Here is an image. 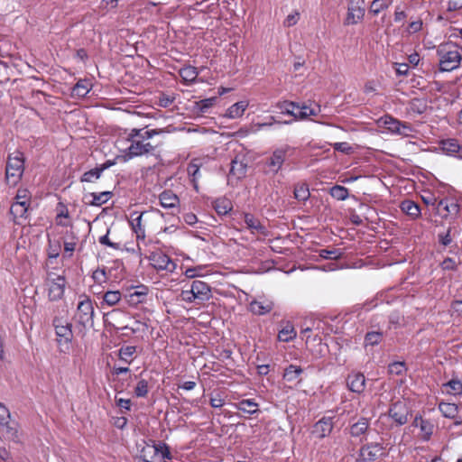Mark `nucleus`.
I'll return each instance as SVG.
<instances>
[{"label": "nucleus", "instance_id": "1", "mask_svg": "<svg viewBox=\"0 0 462 462\" xmlns=\"http://www.w3.org/2000/svg\"><path fill=\"white\" fill-rule=\"evenodd\" d=\"M157 130H137L132 129L125 133V136L117 140L116 145L120 150V153L116 156L118 162H125L135 156H140L152 148L147 142L153 135L158 134Z\"/></svg>", "mask_w": 462, "mask_h": 462}, {"label": "nucleus", "instance_id": "2", "mask_svg": "<svg viewBox=\"0 0 462 462\" xmlns=\"http://www.w3.org/2000/svg\"><path fill=\"white\" fill-rule=\"evenodd\" d=\"M24 171V158L21 152H14L7 161L5 179L10 186H16Z\"/></svg>", "mask_w": 462, "mask_h": 462}, {"label": "nucleus", "instance_id": "3", "mask_svg": "<svg viewBox=\"0 0 462 462\" xmlns=\"http://www.w3.org/2000/svg\"><path fill=\"white\" fill-rule=\"evenodd\" d=\"M210 297L211 290L209 286L201 281H194L189 290H183L180 293L181 300L188 303L206 301Z\"/></svg>", "mask_w": 462, "mask_h": 462}, {"label": "nucleus", "instance_id": "4", "mask_svg": "<svg viewBox=\"0 0 462 462\" xmlns=\"http://www.w3.org/2000/svg\"><path fill=\"white\" fill-rule=\"evenodd\" d=\"M439 67L443 71H451L457 69L460 63V54L457 47L453 44H446L439 50Z\"/></svg>", "mask_w": 462, "mask_h": 462}, {"label": "nucleus", "instance_id": "5", "mask_svg": "<svg viewBox=\"0 0 462 462\" xmlns=\"http://www.w3.org/2000/svg\"><path fill=\"white\" fill-rule=\"evenodd\" d=\"M140 456L145 462H165L171 458L167 446L162 443L145 444L141 449Z\"/></svg>", "mask_w": 462, "mask_h": 462}, {"label": "nucleus", "instance_id": "6", "mask_svg": "<svg viewBox=\"0 0 462 462\" xmlns=\"http://www.w3.org/2000/svg\"><path fill=\"white\" fill-rule=\"evenodd\" d=\"M94 307L91 300L83 296L78 303L75 314L76 322L84 328H90L94 325Z\"/></svg>", "mask_w": 462, "mask_h": 462}, {"label": "nucleus", "instance_id": "7", "mask_svg": "<svg viewBox=\"0 0 462 462\" xmlns=\"http://www.w3.org/2000/svg\"><path fill=\"white\" fill-rule=\"evenodd\" d=\"M31 204V193L27 189L17 190L15 200L11 206V214L16 222L27 217L28 208Z\"/></svg>", "mask_w": 462, "mask_h": 462}, {"label": "nucleus", "instance_id": "8", "mask_svg": "<svg viewBox=\"0 0 462 462\" xmlns=\"http://www.w3.org/2000/svg\"><path fill=\"white\" fill-rule=\"evenodd\" d=\"M66 280L61 274L49 273L46 279V291L51 300H60L65 291Z\"/></svg>", "mask_w": 462, "mask_h": 462}, {"label": "nucleus", "instance_id": "9", "mask_svg": "<svg viewBox=\"0 0 462 462\" xmlns=\"http://www.w3.org/2000/svg\"><path fill=\"white\" fill-rule=\"evenodd\" d=\"M282 109L283 113L291 115L296 119H307L319 115L320 112V107L318 105L310 106L306 105L300 106L295 103H284Z\"/></svg>", "mask_w": 462, "mask_h": 462}, {"label": "nucleus", "instance_id": "10", "mask_svg": "<svg viewBox=\"0 0 462 462\" xmlns=\"http://www.w3.org/2000/svg\"><path fill=\"white\" fill-rule=\"evenodd\" d=\"M378 127L389 131L391 133H396L403 135H409L411 128L407 125H402L398 120L391 116H383L377 121Z\"/></svg>", "mask_w": 462, "mask_h": 462}, {"label": "nucleus", "instance_id": "11", "mask_svg": "<svg viewBox=\"0 0 462 462\" xmlns=\"http://www.w3.org/2000/svg\"><path fill=\"white\" fill-rule=\"evenodd\" d=\"M0 432L5 438H13L16 433V423L12 420L8 409L0 403Z\"/></svg>", "mask_w": 462, "mask_h": 462}, {"label": "nucleus", "instance_id": "12", "mask_svg": "<svg viewBox=\"0 0 462 462\" xmlns=\"http://www.w3.org/2000/svg\"><path fill=\"white\" fill-rule=\"evenodd\" d=\"M410 414V408L405 400L398 401L393 403L389 411V416L399 425L407 422Z\"/></svg>", "mask_w": 462, "mask_h": 462}, {"label": "nucleus", "instance_id": "13", "mask_svg": "<svg viewBox=\"0 0 462 462\" xmlns=\"http://www.w3.org/2000/svg\"><path fill=\"white\" fill-rule=\"evenodd\" d=\"M364 15V0H350L346 23L347 24H356L363 19Z\"/></svg>", "mask_w": 462, "mask_h": 462}, {"label": "nucleus", "instance_id": "14", "mask_svg": "<svg viewBox=\"0 0 462 462\" xmlns=\"http://www.w3.org/2000/svg\"><path fill=\"white\" fill-rule=\"evenodd\" d=\"M332 429V417H323L314 424L311 434L315 438L323 439L330 434Z\"/></svg>", "mask_w": 462, "mask_h": 462}, {"label": "nucleus", "instance_id": "15", "mask_svg": "<svg viewBox=\"0 0 462 462\" xmlns=\"http://www.w3.org/2000/svg\"><path fill=\"white\" fill-rule=\"evenodd\" d=\"M151 264L157 270L173 271L175 264L162 252L152 253L150 256Z\"/></svg>", "mask_w": 462, "mask_h": 462}, {"label": "nucleus", "instance_id": "16", "mask_svg": "<svg viewBox=\"0 0 462 462\" xmlns=\"http://www.w3.org/2000/svg\"><path fill=\"white\" fill-rule=\"evenodd\" d=\"M383 455V448L379 444L364 446L359 452V459L364 462H371Z\"/></svg>", "mask_w": 462, "mask_h": 462}, {"label": "nucleus", "instance_id": "17", "mask_svg": "<svg viewBox=\"0 0 462 462\" xmlns=\"http://www.w3.org/2000/svg\"><path fill=\"white\" fill-rule=\"evenodd\" d=\"M461 149L462 147L460 143L454 138L440 140L439 142V146L435 148L436 151L441 152L448 156H456Z\"/></svg>", "mask_w": 462, "mask_h": 462}, {"label": "nucleus", "instance_id": "18", "mask_svg": "<svg viewBox=\"0 0 462 462\" xmlns=\"http://www.w3.org/2000/svg\"><path fill=\"white\" fill-rule=\"evenodd\" d=\"M246 170L247 164L244 161L235 158L232 161L228 181L233 182L234 180H239L245 178L246 175Z\"/></svg>", "mask_w": 462, "mask_h": 462}, {"label": "nucleus", "instance_id": "19", "mask_svg": "<svg viewBox=\"0 0 462 462\" xmlns=\"http://www.w3.org/2000/svg\"><path fill=\"white\" fill-rule=\"evenodd\" d=\"M249 106V100L244 99L231 105L225 112V116L228 119H238L243 116Z\"/></svg>", "mask_w": 462, "mask_h": 462}, {"label": "nucleus", "instance_id": "20", "mask_svg": "<svg viewBox=\"0 0 462 462\" xmlns=\"http://www.w3.org/2000/svg\"><path fill=\"white\" fill-rule=\"evenodd\" d=\"M56 335L60 343L68 344L72 338V330L68 322L57 320L55 323Z\"/></svg>", "mask_w": 462, "mask_h": 462}, {"label": "nucleus", "instance_id": "21", "mask_svg": "<svg viewBox=\"0 0 462 462\" xmlns=\"http://www.w3.org/2000/svg\"><path fill=\"white\" fill-rule=\"evenodd\" d=\"M458 205L454 201L440 200L436 206L437 214L443 217L458 213Z\"/></svg>", "mask_w": 462, "mask_h": 462}, {"label": "nucleus", "instance_id": "22", "mask_svg": "<svg viewBox=\"0 0 462 462\" xmlns=\"http://www.w3.org/2000/svg\"><path fill=\"white\" fill-rule=\"evenodd\" d=\"M147 294L148 289L145 286H139L134 291H129L125 298L130 305H137L143 302Z\"/></svg>", "mask_w": 462, "mask_h": 462}, {"label": "nucleus", "instance_id": "23", "mask_svg": "<svg viewBox=\"0 0 462 462\" xmlns=\"http://www.w3.org/2000/svg\"><path fill=\"white\" fill-rule=\"evenodd\" d=\"M286 156V150L285 149H277L275 150L272 156L269 159L268 166L270 168V171L273 173H277L279 170L282 168V163L284 162Z\"/></svg>", "mask_w": 462, "mask_h": 462}, {"label": "nucleus", "instance_id": "24", "mask_svg": "<svg viewBox=\"0 0 462 462\" xmlns=\"http://www.w3.org/2000/svg\"><path fill=\"white\" fill-rule=\"evenodd\" d=\"M365 376L361 374H350L347 378V386L354 393H362L365 389Z\"/></svg>", "mask_w": 462, "mask_h": 462}, {"label": "nucleus", "instance_id": "25", "mask_svg": "<svg viewBox=\"0 0 462 462\" xmlns=\"http://www.w3.org/2000/svg\"><path fill=\"white\" fill-rule=\"evenodd\" d=\"M160 203L164 208H172L179 205L180 199L176 194L171 190H165L160 194Z\"/></svg>", "mask_w": 462, "mask_h": 462}, {"label": "nucleus", "instance_id": "26", "mask_svg": "<svg viewBox=\"0 0 462 462\" xmlns=\"http://www.w3.org/2000/svg\"><path fill=\"white\" fill-rule=\"evenodd\" d=\"M79 238L71 231L63 237L64 257H70L75 251Z\"/></svg>", "mask_w": 462, "mask_h": 462}, {"label": "nucleus", "instance_id": "27", "mask_svg": "<svg viewBox=\"0 0 462 462\" xmlns=\"http://www.w3.org/2000/svg\"><path fill=\"white\" fill-rule=\"evenodd\" d=\"M296 330L291 323H285L278 332V339L282 342H289L296 337Z\"/></svg>", "mask_w": 462, "mask_h": 462}, {"label": "nucleus", "instance_id": "28", "mask_svg": "<svg viewBox=\"0 0 462 462\" xmlns=\"http://www.w3.org/2000/svg\"><path fill=\"white\" fill-rule=\"evenodd\" d=\"M413 423L416 427L420 428L421 438L429 439L433 432V424L428 420H422L421 418H416Z\"/></svg>", "mask_w": 462, "mask_h": 462}, {"label": "nucleus", "instance_id": "29", "mask_svg": "<svg viewBox=\"0 0 462 462\" xmlns=\"http://www.w3.org/2000/svg\"><path fill=\"white\" fill-rule=\"evenodd\" d=\"M273 308L270 301L254 300L250 303V310L256 315H263L268 313Z\"/></svg>", "mask_w": 462, "mask_h": 462}, {"label": "nucleus", "instance_id": "30", "mask_svg": "<svg viewBox=\"0 0 462 462\" xmlns=\"http://www.w3.org/2000/svg\"><path fill=\"white\" fill-rule=\"evenodd\" d=\"M60 249L61 246L60 239L54 236H49L48 255L50 263H51L52 259H56L60 255Z\"/></svg>", "mask_w": 462, "mask_h": 462}, {"label": "nucleus", "instance_id": "31", "mask_svg": "<svg viewBox=\"0 0 462 462\" xmlns=\"http://www.w3.org/2000/svg\"><path fill=\"white\" fill-rule=\"evenodd\" d=\"M91 87L90 81L86 79L79 80L73 88L72 94L75 97H83L89 92Z\"/></svg>", "mask_w": 462, "mask_h": 462}, {"label": "nucleus", "instance_id": "32", "mask_svg": "<svg viewBox=\"0 0 462 462\" xmlns=\"http://www.w3.org/2000/svg\"><path fill=\"white\" fill-rule=\"evenodd\" d=\"M217 214L226 215L232 209V202L226 198L217 199L214 203Z\"/></svg>", "mask_w": 462, "mask_h": 462}, {"label": "nucleus", "instance_id": "33", "mask_svg": "<svg viewBox=\"0 0 462 462\" xmlns=\"http://www.w3.org/2000/svg\"><path fill=\"white\" fill-rule=\"evenodd\" d=\"M402 210L411 217H418L420 210L417 204L411 200H406L402 203Z\"/></svg>", "mask_w": 462, "mask_h": 462}, {"label": "nucleus", "instance_id": "34", "mask_svg": "<svg viewBox=\"0 0 462 462\" xmlns=\"http://www.w3.org/2000/svg\"><path fill=\"white\" fill-rule=\"evenodd\" d=\"M122 299V294L119 291H109L104 294V303L109 307L116 305Z\"/></svg>", "mask_w": 462, "mask_h": 462}, {"label": "nucleus", "instance_id": "35", "mask_svg": "<svg viewBox=\"0 0 462 462\" xmlns=\"http://www.w3.org/2000/svg\"><path fill=\"white\" fill-rule=\"evenodd\" d=\"M217 101V97H210L196 102L194 105V111L196 113H204L209 107L213 106Z\"/></svg>", "mask_w": 462, "mask_h": 462}, {"label": "nucleus", "instance_id": "36", "mask_svg": "<svg viewBox=\"0 0 462 462\" xmlns=\"http://www.w3.org/2000/svg\"><path fill=\"white\" fill-rule=\"evenodd\" d=\"M443 391L448 394H459L462 393V383L457 380H451L443 384Z\"/></svg>", "mask_w": 462, "mask_h": 462}, {"label": "nucleus", "instance_id": "37", "mask_svg": "<svg viewBox=\"0 0 462 462\" xmlns=\"http://www.w3.org/2000/svg\"><path fill=\"white\" fill-rule=\"evenodd\" d=\"M197 69L191 66L185 67L180 70V75L186 82H193L198 77Z\"/></svg>", "mask_w": 462, "mask_h": 462}, {"label": "nucleus", "instance_id": "38", "mask_svg": "<svg viewBox=\"0 0 462 462\" xmlns=\"http://www.w3.org/2000/svg\"><path fill=\"white\" fill-rule=\"evenodd\" d=\"M368 428V421L366 419H361L351 427V435L355 437L364 434Z\"/></svg>", "mask_w": 462, "mask_h": 462}, {"label": "nucleus", "instance_id": "39", "mask_svg": "<svg viewBox=\"0 0 462 462\" xmlns=\"http://www.w3.org/2000/svg\"><path fill=\"white\" fill-rule=\"evenodd\" d=\"M257 407L258 404L251 400H243L236 405L238 410L250 414L256 412Z\"/></svg>", "mask_w": 462, "mask_h": 462}, {"label": "nucleus", "instance_id": "40", "mask_svg": "<svg viewBox=\"0 0 462 462\" xmlns=\"http://www.w3.org/2000/svg\"><path fill=\"white\" fill-rule=\"evenodd\" d=\"M439 410L447 418H454L457 413V407L454 403L442 402L439 404Z\"/></svg>", "mask_w": 462, "mask_h": 462}, {"label": "nucleus", "instance_id": "41", "mask_svg": "<svg viewBox=\"0 0 462 462\" xmlns=\"http://www.w3.org/2000/svg\"><path fill=\"white\" fill-rule=\"evenodd\" d=\"M310 197L309 188L305 184L297 185L294 189V198L300 201H305Z\"/></svg>", "mask_w": 462, "mask_h": 462}, {"label": "nucleus", "instance_id": "42", "mask_svg": "<svg viewBox=\"0 0 462 462\" xmlns=\"http://www.w3.org/2000/svg\"><path fill=\"white\" fill-rule=\"evenodd\" d=\"M205 266L198 265L196 267L187 268L184 274L187 278L192 279L196 277H202L205 275Z\"/></svg>", "mask_w": 462, "mask_h": 462}, {"label": "nucleus", "instance_id": "43", "mask_svg": "<svg viewBox=\"0 0 462 462\" xmlns=\"http://www.w3.org/2000/svg\"><path fill=\"white\" fill-rule=\"evenodd\" d=\"M330 195L338 200H344L347 198L348 191L342 186H335L330 189Z\"/></svg>", "mask_w": 462, "mask_h": 462}, {"label": "nucleus", "instance_id": "44", "mask_svg": "<svg viewBox=\"0 0 462 462\" xmlns=\"http://www.w3.org/2000/svg\"><path fill=\"white\" fill-rule=\"evenodd\" d=\"M131 226L138 237H144V230L142 226V214L131 221Z\"/></svg>", "mask_w": 462, "mask_h": 462}, {"label": "nucleus", "instance_id": "45", "mask_svg": "<svg viewBox=\"0 0 462 462\" xmlns=\"http://www.w3.org/2000/svg\"><path fill=\"white\" fill-rule=\"evenodd\" d=\"M301 373V369L295 366V365H290L286 370H285V373H284V378L287 380V381H294L296 380L299 375Z\"/></svg>", "mask_w": 462, "mask_h": 462}, {"label": "nucleus", "instance_id": "46", "mask_svg": "<svg viewBox=\"0 0 462 462\" xmlns=\"http://www.w3.org/2000/svg\"><path fill=\"white\" fill-rule=\"evenodd\" d=\"M101 171L102 170L100 169L90 170L83 174L81 180L85 182H93L100 177Z\"/></svg>", "mask_w": 462, "mask_h": 462}, {"label": "nucleus", "instance_id": "47", "mask_svg": "<svg viewBox=\"0 0 462 462\" xmlns=\"http://www.w3.org/2000/svg\"><path fill=\"white\" fill-rule=\"evenodd\" d=\"M388 6L389 3L386 0H374L370 7V12L374 14H378L382 10Z\"/></svg>", "mask_w": 462, "mask_h": 462}, {"label": "nucleus", "instance_id": "48", "mask_svg": "<svg viewBox=\"0 0 462 462\" xmlns=\"http://www.w3.org/2000/svg\"><path fill=\"white\" fill-rule=\"evenodd\" d=\"M136 348L133 346H127L122 347L119 351L120 359L125 362H129L132 356L134 354Z\"/></svg>", "mask_w": 462, "mask_h": 462}, {"label": "nucleus", "instance_id": "49", "mask_svg": "<svg viewBox=\"0 0 462 462\" xmlns=\"http://www.w3.org/2000/svg\"><path fill=\"white\" fill-rule=\"evenodd\" d=\"M333 146H334L335 150L339 151L346 154H350L354 152V147L350 143H346V142L336 143L333 144Z\"/></svg>", "mask_w": 462, "mask_h": 462}, {"label": "nucleus", "instance_id": "50", "mask_svg": "<svg viewBox=\"0 0 462 462\" xmlns=\"http://www.w3.org/2000/svg\"><path fill=\"white\" fill-rule=\"evenodd\" d=\"M300 19V13L298 11H292L291 14H289L285 20H284V25L287 27H291L295 25Z\"/></svg>", "mask_w": 462, "mask_h": 462}, {"label": "nucleus", "instance_id": "51", "mask_svg": "<svg viewBox=\"0 0 462 462\" xmlns=\"http://www.w3.org/2000/svg\"><path fill=\"white\" fill-rule=\"evenodd\" d=\"M273 125V122L270 123H255L253 124L248 130H242L241 133H243V135H246L249 133H257L261 131L264 126H270Z\"/></svg>", "mask_w": 462, "mask_h": 462}, {"label": "nucleus", "instance_id": "52", "mask_svg": "<svg viewBox=\"0 0 462 462\" xmlns=\"http://www.w3.org/2000/svg\"><path fill=\"white\" fill-rule=\"evenodd\" d=\"M135 394L138 396V397H143L147 394L148 393V384L147 383L144 381V380H142L140 382H138L136 387H135Z\"/></svg>", "mask_w": 462, "mask_h": 462}, {"label": "nucleus", "instance_id": "53", "mask_svg": "<svg viewBox=\"0 0 462 462\" xmlns=\"http://www.w3.org/2000/svg\"><path fill=\"white\" fill-rule=\"evenodd\" d=\"M405 371V365L402 362H394L390 365L389 372L393 374H401Z\"/></svg>", "mask_w": 462, "mask_h": 462}, {"label": "nucleus", "instance_id": "54", "mask_svg": "<svg viewBox=\"0 0 462 462\" xmlns=\"http://www.w3.org/2000/svg\"><path fill=\"white\" fill-rule=\"evenodd\" d=\"M381 337L382 336L378 332L368 333L365 337V344L371 346L376 345L380 342Z\"/></svg>", "mask_w": 462, "mask_h": 462}, {"label": "nucleus", "instance_id": "55", "mask_svg": "<svg viewBox=\"0 0 462 462\" xmlns=\"http://www.w3.org/2000/svg\"><path fill=\"white\" fill-rule=\"evenodd\" d=\"M422 28V21L420 19H417L415 21H412L409 23L407 27V32L409 33H415L419 31H420Z\"/></svg>", "mask_w": 462, "mask_h": 462}, {"label": "nucleus", "instance_id": "56", "mask_svg": "<svg viewBox=\"0 0 462 462\" xmlns=\"http://www.w3.org/2000/svg\"><path fill=\"white\" fill-rule=\"evenodd\" d=\"M245 221L247 226L251 229L257 230L260 228V224H259L258 220L255 219L253 216L246 215L245 217Z\"/></svg>", "mask_w": 462, "mask_h": 462}, {"label": "nucleus", "instance_id": "57", "mask_svg": "<svg viewBox=\"0 0 462 462\" xmlns=\"http://www.w3.org/2000/svg\"><path fill=\"white\" fill-rule=\"evenodd\" d=\"M320 256L326 259H337L340 256V253L335 250H321Z\"/></svg>", "mask_w": 462, "mask_h": 462}, {"label": "nucleus", "instance_id": "58", "mask_svg": "<svg viewBox=\"0 0 462 462\" xmlns=\"http://www.w3.org/2000/svg\"><path fill=\"white\" fill-rule=\"evenodd\" d=\"M110 199V192H102L97 196L94 197V204L101 205L106 203Z\"/></svg>", "mask_w": 462, "mask_h": 462}, {"label": "nucleus", "instance_id": "59", "mask_svg": "<svg viewBox=\"0 0 462 462\" xmlns=\"http://www.w3.org/2000/svg\"><path fill=\"white\" fill-rule=\"evenodd\" d=\"M224 399L220 395H215L210 398V404L214 408H220L224 405Z\"/></svg>", "mask_w": 462, "mask_h": 462}, {"label": "nucleus", "instance_id": "60", "mask_svg": "<svg viewBox=\"0 0 462 462\" xmlns=\"http://www.w3.org/2000/svg\"><path fill=\"white\" fill-rule=\"evenodd\" d=\"M116 404L121 409H125V410L128 411L131 406V402L129 399L119 398V399H116Z\"/></svg>", "mask_w": 462, "mask_h": 462}, {"label": "nucleus", "instance_id": "61", "mask_svg": "<svg viewBox=\"0 0 462 462\" xmlns=\"http://www.w3.org/2000/svg\"><path fill=\"white\" fill-rule=\"evenodd\" d=\"M183 219L188 225H190V226L196 224L198 221L197 216L193 213L185 214L183 216Z\"/></svg>", "mask_w": 462, "mask_h": 462}, {"label": "nucleus", "instance_id": "62", "mask_svg": "<svg viewBox=\"0 0 462 462\" xmlns=\"http://www.w3.org/2000/svg\"><path fill=\"white\" fill-rule=\"evenodd\" d=\"M395 69L397 74L406 75L408 73V65L405 63H397Z\"/></svg>", "mask_w": 462, "mask_h": 462}, {"label": "nucleus", "instance_id": "63", "mask_svg": "<svg viewBox=\"0 0 462 462\" xmlns=\"http://www.w3.org/2000/svg\"><path fill=\"white\" fill-rule=\"evenodd\" d=\"M455 266H456V263L450 258L444 260L442 263V267H443V269H446V270H451Z\"/></svg>", "mask_w": 462, "mask_h": 462}, {"label": "nucleus", "instance_id": "64", "mask_svg": "<svg viewBox=\"0 0 462 462\" xmlns=\"http://www.w3.org/2000/svg\"><path fill=\"white\" fill-rule=\"evenodd\" d=\"M422 199L427 205L435 206L437 203V199L432 195H424L422 196Z\"/></svg>", "mask_w": 462, "mask_h": 462}]
</instances>
